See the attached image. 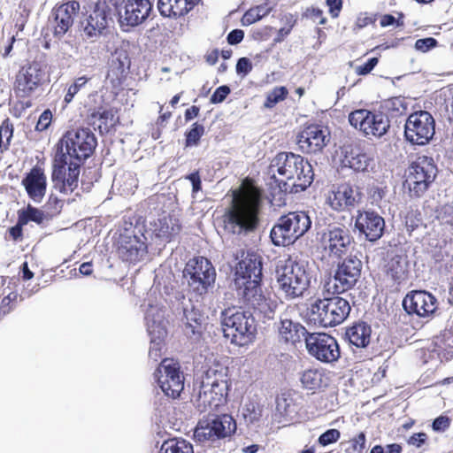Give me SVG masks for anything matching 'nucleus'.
Returning a JSON list of instances; mask_svg holds the SVG:
<instances>
[{
  "label": "nucleus",
  "instance_id": "nucleus-63",
  "mask_svg": "<svg viewBox=\"0 0 453 453\" xmlns=\"http://www.w3.org/2000/svg\"><path fill=\"white\" fill-rule=\"evenodd\" d=\"M243 37L244 32L242 29H234L227 35L226 40L229 44L235 45L240 43Z\"/></svg>",
  "mask_w": 453,
  "mask_h": 453
},
{
  "label": "nucleus",
  "instance_id": "nucleus-23",
  "mask_svg": "<svg viewBox=\"0 0 453 453\" xmlns=\"http://www.w3.org/2000/svg\"><path fill=\"white\" fill-rule=\"evenodd\" d=\"M330 133L325 127L311 125L298 135L297 144L303 153H317L329 142Z\"/></svg>",
  "mask_w": 453,
  "mask_h": 453
},
{
  "label": "nucleus",
  "instance_id": "nucleus-19",
  "mask_svg": "<svg viewBox=\"0 0 453 453\" xmlns=\"http://www.w3.org/2000/svg\"><path fill=\"white\" fill-rule=\"evenodd\" d=\"M437 299L425 290H415L407 294L403 300V307L410 315L429 318L437 309Z\"/></svg>",
  "mask_w": 453,
  "mask_h": 453
},
{
  "label": "nucleus",
  "instance_id": "nucleus-14",
  "mask_svg": "<svg viewBox=\"0 0 453 453\" xmlns=\"http://www.w3.org/2000/svg\"><path fill=\"white\" fill-rule=\"evenodd\" d=\"M434 119L426 111H415L406 119L404 136L411 144L426 145L434 137Z\"/></svg>",
  "mask_w": 453,
  "mask_h": 453
},
{
  "label": "nucleus",
  "instance_id": "nucleus-40",
  "mask_svg": "<svg viewBox=\"0 0 453 453\" xmlns=\"http://www.w3.org/2000/svg\"><path fill=\"white\" fill-rule=\"evenodd\" d=\"M180 230V226L176 223V220L170 217H164L159 219L155 223L154 233L163 240H170L173 236L177 234Z\"/></svg>",
  "mask_w": 453,
  "mask_h": 453
},
{
  "label": "nucleus",
  "instance_id": "nucleus-52",
  "mask_svg": "<svg viewBox=\"0 0 453 453\" xmlns=\"http://www.w3.org/2000/svg\"><path fill=\"white\" fill-rule=\"evenodd\" d=\"M366 436L364 432H360L356 437L349 441V447L346 449L347 453H362L365 448Z\"/></svg>",
  "mask_w": 453,
  "mask_h": 453
},
{
  "label": "nucleus",
  "instance_id": "nucleus-28",
  "mask_svg": "<svg viewBox=\"0 0 453 453\" xmlns=\"http://www.w3.org/2000/svg\"><path fill=\"white\" fill-rule=\"evenodd\" d=\"M372 158L360 148L346 146L343 149L342 164L356 172H365L370 165Z\"/></svg>",
  "mask_w": 453,
  "mask_h": 453
},
{
  "label": "nucleus",
  "instance_id": "nucleus-13",
  "mask_svg": "<svg viewBox=\"0 0 453 453\" xmlns=\"http://www.w3.org/2000/svg\"><path fill=\"white\" fill-rule=\"evenodd\" d=\"M362 269V262L356 256H349L338 264L333 278L325 285L327 292L342 294L352 288L358 280Z\"/></svg>",
  "mask_w": 453,
  "mask_h": 453
},
{
  "label": "nucleus",
  "instance_id": "nucleus-53",
  "mask_svg": "<svg viewBox=\"0 0 453 453\" xmlns=\"http://www.w3.org/2000/svg\"><path fill=\"white\" fill-rule=\"evenodd\" d=\"M341 437V433L338 429L331 428L324 432L319 435L318 442L321 446H327L329 444L336 442Z\"/></svg>",
  "mask_w": 453,
  "mask_h": 453
},
{
  "label": "nucleus",
  "instance_id": "nucleus-57",
  "mask_svg": "<svg viewBox=\"0 0 453 453\" xmlns=\"http://www.w3.org/2000/svg\"><path fill=\"white\" fill-rule=\"evenodd\" d=\"M52 120V113L50 110H45L39 117L37 124L35 126V130L39 132H42L46 130Z\"/></svg>",
  "mask_w": 453,
  "mask_h": 453
},
{
  "label": "nucleus",
  "instance_id": "nucleus-39",
  "mask_svg": "<svg viewBox=\"0 0 453 453\" xmlns=\"http://www.w3.org/2000/svg\"><path fill=\"white\" fill-rule=\"evenodd\" d=\"M183 313L187 334H200L203 321V315L200 310L194 305H190V307L186 306L183 309Z\"/></svg>",
  "mask_w": 453,
  "mask_h": 453
},
{
  "label": "nucleus",
  "instance_id": "nucleus-49",
  "mask_svg": "<svg viewBox=\"0 0 453 453\" xmlns=\"http://www.w3.org/2000/svg\"><path fill=\"white\" fill-rule=\"evenodd\" d=\"M204 134V127L197 122L194 123L189 131L186 133V147L197 146L201 137Z\"/></svg>",
  "mask_w": 453,
  "mask_h": 453
},
{
  "label": "nucleus",
  "instance_id": "nucleus-4",
  "mask_svg": "<svg viewBox=\"0 0 453 453\" xmlns=\"http://www.w3.org/2000/svg\"><path fill=\"white\" fill-rule=\"evenodd\" d=\"M276 278L286 299L301 297L315 278L314 262L289 257L277 266Z\"/></svg>",
  "mask_w": 453,
  "mask_h": 453
},
{
  "label": "nucleus",
  "instance_id": "nucleus-21",
  "mask_svg": "<svg viewBox=\"0 0 453 453\" xmlns=\"http://www.w3.org/2000/svg\"><path fill=\"white\" fill-rule=\"evenodd\" d=\"M44 72L41 65L34 62L23 66L16 75L14 90L18 96L27 97L41 85Z\"/></svg>",
  "mask_w": 453,
  "mask_h": 453
},
{
  "label": "nucleus",
  "instance_id": "nucleus-27",
  "mask_svg": "<svg viewBox=\"0 0 453 453\" xmlns=\"http://www.w3.org/2000/svg\"><path fill=\"white\" fill-rule=\"evenodd\" d=\"M144 320L148 334H155L157 331H166L165 324V307L157 300L149 298L144 304Z\"/></svg>",
  "mask_w": 453,
  "mask_h": 453
},
{
  "label": "nucleus",
  "instance_id": "nucleus-12",
  "mask_svg": "<svg viewBox=\"0 0 453 453\" xmlns=\"http://www.w3.org/2000/svg\"><path fill=\"white\" fill-rule=\"evenodd\" d=\"M235 430L236 422L232 416L209 415L198 422L194 437L200 442L215 441L230 436Z\"/></svg>",
  "mask_w": 453,
  "mask_h": 453
},
{
  "label": "nucleus",
  "instance_id": "nucleus-61",
  "mask_svg": "<svg viewBox=\"0 0 453 453\" xmlns=\"http://www.w3.org/2000/svg\"><path fill=\"white\" fill-rule=\"evenodd\" d=\"M326 3L332 18H337L342 8V0H326Z\"/></svg>",
  "mask_w": 453,
  "mask_h": 453
},
{
  "label": "nucleus",
  "instance_id": "nucleus-55",
  "mask_svg": "<svg viewBox=\"0 0 453 453\" xmlns=\"http://www.w3.org/2000/svg\"><path fill=\"white\" fill-rule=\"evenodd\" d=\"M125 181L123 191L127 193V195L134 194L135 189L138 187V180L135 178V175L132 173H127L124 174Z\"/></svg>",
  "mask_w": 453,
  "mask_h": 453
},
{
  "label": "nucleus",
  "instance_id": "nucleus-18",
  "mask_svg": "<svg viewBox=\"0 0 453 453\" xmlns=\"http://www.w3.org/2000/svg\"><path fill=\"white\" fill-rule=\"evenodd\" d=\"M79 10L80 4L77 1H69L52 10L49 22L55 38L61 39L68 34Z\"/></svg>",
  "mask_w": 453,
  "mask_h": 453
},
{
  "label": "nucleus",
  "instance_id": "nucleus-51",
  "mask_svg": "<svg viewBox=\"0 0 453 453\" xmlns=\"http://www.w3.org/2000/svg\"><path fill=\"white\" fill-rule=\"evenodd\" d=\"M292 400L288 399L284 395L276 398V411L283 417H288L293 412Z\"/></svg>",
  "mask_w": 453,
  "mask_h": 453
},
{
  "label": "nucleus",
  "instance_id": "nucleus-56",
  "mask_svg": "<svg viewBox=\"0 0 453 453\" xmlns=\"http://www.w3.org/2000/svg\"><path fill=\"white\" fill-rule=\"evenodd\" d=\"M437 45V41L433 37L418 39L415 42V49L421 52H426Z\"/></svg>",
  "mask_w": 453,
  "mask_h": 453
},
{
  "label": "nucleus",
  "instance_id": "nucleus-7",
  "mask_svg": "<svg viewBox=\"0 0 453 453\" xmlns=\"http://www.w3.org/2000/svg\"><path fill=\"white\" fill-rule=\"evenodd\" d=\"M119 0H89L87 15L81 20L82 36L96 42L106 34L112 8H117Z\"/></svg>",
  "mask_w": 453,
  "mask_h": 453
},
{
  "label": "nucleus",
  "instance_id": "nucleus-1",
  "mask_svg": "<svg viewBox=\"0 0 453 453\" xmlns=\"http://www.w3.org/2000/svg\"><path fill=\"white\" fill-rule=\"evenodd\" d=\"M97 145L95 134L88 127L67 131L60 139L51 174L54 188L72 193L78 187L80 168Z\"/></svg>",
  "mask_w": 453,
  "mask_h": 453
},
{
  "label": "nucleus",
  "instance_id": "nucleus-58",
  "mask_svg": "<svg viewBox=\"0 0 453 453\" xmlns=\"http://www.w3.org/2000/svg\"><path fill=\"white\" fill-rule=\"evenodd\" d=\"M252 70L251 61L248 58H241L236 64V73L238 74L247 75Z\"/></svg>",
  "mask_w": 453,
  "mask_h": 453
},
{
  "label": "nucleus",
  "instance_id": "nucleus-9",
  "mask_svg": "<svg viewBox=\"0 0 453 453\" xmlns=\"http://www.w3.org/2000/svg\"><path fill=\"white\" fill-rule=\"evenodd\" d=\"M183 277L188 282L189 290L202 296L213 286L216 271L210 260L203 257H196L186 264Z\"/></svg>",
  "mask_w": 453,
  "mask_h": 453
},
{
  "label": "nucleus",
  "instance_id": "nucleus-64",
  "mask_svg": "<svg viewBox=\"0 0 453 453\" xmlns=\"http://www.w3.org/2000/svg\"><path fill=\"white\" fill-rule=\"evenodd\" d=\"M427 435L425 433H417L412 434L408 439V443L410 445L415 446L416 448H420L426 441Z\"/></svg>",
  "mask_w": 453,
  "mask_h": 453
},
{
  "label": "nucleus",
  "instance_id": "nucleus-22",
  "mask_svg": "<svg viewBox=\"0 0 453 453\" xmlns=\"http://www.w3.org/2000/svg\"><path fill=\"white\" fill-rule=\"evenodd\" d=\"M362 197L363 195L358 187L345 183L329 192L326 203L334 211H349L361 203Z\"/></svg>",
  "mask_w": 453,
  "mask_h": 453
},
{
  "label": "nucleus",
  "instance_id": "nucleus-26",
  "mask_svg": "<svg viewBox=\"0 0 453 453\" xmlns=\"http://www.w3.org/2000/svg\"><path fill=\"white\" fill-rule=\"evenodd\" d=\"M21 184L31 200L37 203L42 201L46 193L47 178L41 167H33L23 178Z\"/></svg>",
  "mask_w": 453,
  "mask_h": 453
},
{
  "label": "nucleus",
  "instance_id": "nucleus-31",
  "mask_svg": "<svg viewBox=\"0 0 453 453\" xmlns=\"http://www.w3.org/2000/svg\"><path fill=\"white\" fill-rule=\"evenodd\" d=\"M130 64L127 51L124 49H116L110 59L108 78L120 81L129 70Z\"/></svg>",
  "mask_w": 453,
  "mask_h": 453
},
{
  "label": "nucleus",
  "instance_id": "nucleus-6",
  "mask_svg": "<svg viewBox=\"0 0 453 453\" xmlns=\"http://www.w3.org/2000/svg\"><path fill=\"white\" fill-rule=\"evenodd\" d=\"M258 207L257 199L234 198L232 205L222 216L224 229L229 234L239 235L254 231L258 224Z\"/></svg>",
  "mask_w": 453,
  "mask_h": 453
},
{
  "label": "nucleus",
  "instance_id": "nucleus-46",
  "mask_svg": "<svg viewBox=\"0 0 453 453\" xmlns=\"http://www.w3.org/2000/svg\"><path fill=\"white\" fill-rule=\"evenodd\" d=\"M242 416L246 422L254 423L262 416V406L255 401H248L242 407Z\"/></svg>",
  "mask_w": 453,
  "mask_h": 453
},
{
  "label": "nucleus",
  "instance_id": "nucleus-54",
  "mask_svg": "<svg viewBox=\"0 0 453 453\" xmlns=\"http://www.w3.org/2000/svg\"><path fill=\"white\" fill-rule=\"evenodd\" d=\"M230 88L226 85H222L217 88L214 93L211 95L210 102L215 104L222 103L226 99V97L230 94Z\"/></svg>",
  "mask_w": 453,
  "mask_h": 453
},
{
  "label": "nucleus",
  "instance_id": "nucleus-32",
  "mask_svg": "<svg viewBox=\"0 0 453 453\" xmlns=\"http://www.w3.org/2000/svg\"><path fill=\"white\" fill-rule=\"evenodd\" d=\"M280 338L286 342L295 344L300 342L303 338H306L310 334L306 328L300 323L293 322L288 319H280V326L278 327Z\"/></svg>",
  "mask_w": 453,
  "mask_h": 453
},
{
  "label": "nucleus",
  "instance_id": "nucleus-15",
  "mask_svg": "<svg viewBox=\"0 0 453 453\" xmlns=\"http://www.w3.org/2000/svg\"><path fill=\"white\" fill-rule=\"evenodd\" d=\"M163 393L175 399L184 389V377L180 365L173 360L164 359L154 373Z\"/></svg>",
  "mask_w": 453,
  "mask_h": 453
},
{
  "label": "nucleus",
  "instance_id": "nucleus-20",
  "mask_svg": "<svg viewBox=\"0 0 453 453\" xmlns=\"http://www.w3.org/2000/svg\"><path fill=\"white\" fill-rule=\"evenodd\" d=\"M152 4L149 0H127L123 11L119 10V21L123 30L142 24L150 16Z\"/></svg>",
  "mask_w": 453,
  "mask_h": 453
},
{
  "label": "nucleus",
  "instance_id": "nucleus-8",
  "mask_svg": "<svg viewBox=\"0 0 453 453\" xmlns=\"http://www.w3.org/2000/svg\"><path fill=\"white\" fill-rule=\"evenodd\" d=\"M350 310L349 303L341 296L318 298L311 304V317L322 327H333L342 324Z\"/></svg>",
  "mask_w": 453,
  "mask_h": 453
},
{
  "label": "nucleus",
  "instance_id": "nucleus-35",
  "mask_svg": "<svg viewBox=\"0 0 453 453\" xmlns=\"http://www.w3.org/2000/svg\"><path fill=\"white\" fill-rule=\"evenodd\" d=\"M270 238L275 246H288L296 241V234H293L285 218L281 216L270 232Z\"/></svg>",
  "mask_w": 453,
  "mask_h": 453
},
{
  "label": "nucleus",
  "instance_id": "nucleus-42",
  "mask_svg": "<svg viewBox=\"0 0 453 453\" xmlns=\"http://www.w3.org/2000/svg\"><path fill=\"white\" fill-rule=\"evenodd\" d=\"M18 219L20 224L27 225L29 222H35L41 225L47 219V216L42 211L28 204L27 208L18 211Z\"/></svg>",
  "mask_w": 453,
  "mask_h": 453
},
{
  "label": "nucleus",
  "instance_id": "nucleus-10",
  "mask_svg": "<svg viewBox=\"0 0 453 453\" xmlns=\"http://www.w3.org/2000/svg\"><path fill=\"white\" fill-rule=\"evenodd\" d=\"M349 122L365 137L381 138L390 128L388 117L382 111L359 109L349 114Z\"/></svg>",
  "mask_w": 453,
  "mask_h": 453
},
{
  "label": "nucleus",
  "instance_id": "nucleus-24",
  "mask_svg": "<svg viewBox=\"0 0 453 453\" xmlns=\"http://www.w3.org/2000/svg\"><path fill=\"white\" fill-rule=\"evenodd\" d=\"M145 236L122 234L118 242V255L123 261L137 263L147 254Z\"/></svg>",
  "mask_w": 453,
  "mask_h": 453
},
{
  "label": "nucleus",
  "instance_id": "nucleus-47",
  "mask_svg": "<svg viewBox=\"0 0 453 453\" xmlns=\"http://www.w3.org/2000/svg\"><path fill=\"white\" fill-rule=\"evenodd\" d=\"M13 135V125L9 119H5L0 126V149L8 150Z\"/></svg>",
  "mask_w": 453,
  "mask_h": 453
},
{
  "label": "nucleus",
  "instance_id": "nucleus-41",
  "mask_svg": "<svg viewBox=\"0 0 453 453\" xmlns=\"http://www.w3.org/2000/svg\"><path fill=\"white\" fill-rule=\"evenodd\" d=\"M159 453H194V450L186 440L172 438L162 443Z\"/></svg>",
  "mask_w": 453,
  "mask_h": 453
},
{
  "label": "nucleus",
  "instance_id": "nucleus-17",
  "mask_svg": "<svg viewBox=\"0 0 453 453\" xmlns=\"http://www.w3.org/2000/svg\"><path fill=\"white\" fill-rule=\"evenodd\" d=\"M352 242L350 232L345 226H329L321 237L323 249L331 258H342L349 252Z\"/></svg>",
  "mask_w": 453,
  "mask_h": 453
},
{
  "label": "nucleus",
  "instance_id": "nucleus-30",
  "mask_svg": "<svg viewBox=\"0 0 453 453\" xmlns=\"http://www.w3.org/2000/svg\"><path fill=\"white\" fill-rule=\"evenodd\" d=\"M195 405L200 412L211 411L222 405L217 394L204 388V384L196 381L194 385Z\"/></svg>",
  "mask_w": 453,
  "mask_h": 453
},
{
  "label": "nucleus",
  "instance_id": "nucleus-43",
  "mask_svg": "<svg viewBox=\"0 0 453 453\" xmlns=\"http://www.w3.org/2000/svg\"><path fill=\"white\" fill-rule=\"evenodd\" d=\"M166 331H157L155 334H149L150 337V346L149 350V357L157 362L162 355L164 340L166 336Z\"/></svg>",
  "mask_w": 453,
  "mask_h": 453
},
{
  "label": "nucleus",
  "instance_id": "nucleus-60",
  "mask_svg": "<svg viewBox=\"0 0 453 453\" xmlns=\"http://www.w3.org/2000/svg\"><path fill=\"white\" fill-rule=\"evenodd\" d=\"M449 426V419L447 417L440 416L432 424V428L436 432H443Z\"/></svg>",
  "mask_w": 453,
  "mask_h": 453
},
{
  "label": "nucleus",
  "instance_id": "nucleus-29",
  "mask_svg": "<svg viewBox=\"0 0 453 453\" xmlns=\"http://www.w3.org/2000/svg\"><path fill=\"white\" fill-rule=\"evenodd\" d=\"M199 0H157V9L164 17L177 19L191 11Z\"/></svg>",
  "mask_w": 453,
  "mask_h": 453
},
{
  "label": "nucleus",
  "instance_id": "nucleus-11",
  "mask_svg": "<svg viewBox=\"0 0 453 453\" xmlns=\"http://www.w3.org/2000/svg\"><path fill=\"white\" fill-rule=\"evenodd\" d=\"M437 172V166L432 157H418L408 168L406 183L410 192L417 197L421 196L434 182Z\"/></svg>",
  "mask_w": 453,
  "mask_h": 453
},
{
  "label": "nucleus",
  "instance_id": "nucleus-34",
  "mask_svg": "<svg viewBox=\"0 0 453 453\" xmlns=\"http://www.w3.org/2000/svg\"><path fill=\"white\" fill-rule=\"evenodd\" d=\"M408 261L406 257L395 255L390 258L386 265L387 277L389 278L394 284H401L407 280L408 277Z\"/></svg>",
  "mask_w": 453,
  "mask_h": 453
},
{
  "label": "nucleus",
  "instance_id": "nucleus-45",
  "mask_svg": "<svg viewBox=\"0 0 453 453\" xmlns=\"http://www.w3.org/2000/svg\"><path fill=\"white\" fill-rule=\"evenodd\" d=\"M384 108L394 118L405 113L407 103L403 97L395 96L385 101Z\"/></svg>",
  "mask_w": 453,
  "mask_h": 453
},
{
  "label": "nucleus",
  "instance_id": "nucleus-44",
  "mask_svg": "<svg viewBox=\"0 0 453 453\" xmlns=\"http://www.w3.org/2000/svg\"><path fill=\"white\" fill-rule=\"evenodd\" d=\"M271 10L272 8L267 4L250 8L244 13L242 17V23L244 25H251L268 15Z\"/></svg>",
  "mask_w": 453,
  "mask_h": 453
},
{
  "label": "nucleus",
  "instance_id": "nucleus-48",
  "mask_svg": "<svg viewBox=\"0 0 453 453\" xmlns=\"http://www.w3.org/2000/svg\"><path fill=\"white\" fill-rule=\"evenodd\" d=\"M288 93V89L285 87L274 88L267 94L264 106L268 109L274 107L287 97Z\"/></svg>",
  "mask_w": 453,
  "mask_h": 453
},
{
  "label": "nucleus",
  "instance_id": "nucleus-59",
  "mask_svg": "<svg viewBox=\"0 0 453 453\" xmlns=\"http://www.w3.org/2000/svg\"><path fill=\"white\" fill-rule=\"evenodd\" d=\"M378 64L377 58H369L365 64L357 66L356 73L358 75H365L368 74Z\"/></svg>",
  "mask_w": 453,
  "mask_h": 453
},
{
  "label": "nucleus",
  "instance_id": "nucleus-2",
  "mask_svg": "<svg viewBox=\"0 0 453 453\" xmlns=\"http://www.w3.org/2000/svg\"><path fill=\"white\" fill-rule=\"evenodd\" d=\"M262 257L257 252L248 250L243 253L236 266L234 284L244 303L259 316L273 319L276 304L262 292Z\"/></svg>",
  "mask_w": 453,
  "mask_h": 453
},
{
  "label": "nucleus",
  "instance_id": "nucleus-5",
  "mask_svg": "<svg viewBox=\"0 0 453 453\" xmlns=\"http://www.w3.org/2000/svg\"><path fill=\"white\" fill-rule=\"evenodd\" d=\"M245 305L249 311L227 310L222 312V330L224 336L238 346H245L253 342L257 333L256 321L265 323L271 319L257 314L253 308Z\"/></svg>",
  "mask_w": 453,
  "mask_h": 453
},
{
  "label": "nucleus",
  "instance_id": "nucleus-16",
  "mask_svg": "<svg viewBox=\"0 0 453 453\" xmlns=\"http://www.w3.org/2000/svg\"><path fill=\"white\" fill-rule=\"evenodd\" d=\"M306 349L309 354L323 363H333L340 357V349L337 341L325 333H312L305 338Z\"/></svg>",
  "mask_w": 453,
  "mask_h": 453
},
{
  "label": "nucleus",
  "instance_id": "nucleus-50",
  "mask_svg": "<svg viewBox=\"0 0 453 453\" xmlns=\"http://www.w3.org/2000/svg\"><path fill=\"white\" fill-rule=\"evenodd\" d=\"M89 81V78L86 76L78 77L73 84H71L66 91V94L64 98V102L65 104H69L73 101L74 96L85 87L87 82Z\"/></svg>",
  "mask_w": 453,
  "mask_h": 453
},
{
  "label": "nucleus",
  "instance_id": "nucleus-25",
  "mask_svg": "<svg viewBox=\"0 0 453 453\" xmlns=\"http://www.w3.org/2000/svg\"><path fill=\"white\" fill-rule=\"evenodd\" d=\"M355 226L366 240L375 242L379 240L385 229V220L377 212L372 211H357Z\"/></svg>",
  "mask_w": 453,
  "mask_h": 453
},
{
  "label": "nucleus",
  "instance_id": "nucleus-3",
  "mask_svg": "<svg viewBox=\"0 0 453 453\" xmlns=\"http://www.w3.org/2000/svg\"><path fill=\"white\" fill-rule=\"evenodd\" d=\"M270 172L280 191L290 194L305 190L314 177L308 160L292 152L277 154L271 163Z\"/></svg>",
  "mask_w": 453,
  "mask_h": 453
},
{
  "label": "nucleus",
  "instance_id": "nucleus-36",
  "mask_svg": "<svg viewBox=\"0 0 453 453\" xmlns=\"http://www.w3.org/2000/svg\"><path fill=\"white\" fill-rule=\"evenodd\" d=\"M345 334L351 345L365 348L370 342L371 326L365 322H358L347 328Z\"/></svg>",
  "mask_w": 453,
  "mask_h": 453
},
{
  "label": "nucleus",
  "instance_id": "nucleus-38",
  "mask_svg": "<svg viewBox=\"0 0 453 453\" xmlns=\"http://www.w3.org/2000/svg\"><path fill=\"white\" fill-rule=\"evenodd\" d=\"M216 375L217 370L209 369L201 380L204 384V388L211 390L213 394H217L219 403L223 404L225 397L227 395V382L223 379L213 378L216 377Z\"/></svg>",
  "mask_w": 453,
  "mask_h": 453
},
{
  "label": "nucleus",
  "instance_id": "nucleus-33",
  "mask_svg": "<svg viewBox=\"0 0 453 453\" xmlns=\"http://www.w3.org/2000/svg\"><path fill=\"white\" fill-rule=\"evenodd\" d=\"M299 380L302 388L315 393L328 385V378L325 372L319 369H307L300 373Z\"/></svg>",
  "mask_w": 453,
  "mask_h": 453
},
{
  "label": "nucleus",
  "instance_id": "nucleus-37",
  "mask_svg": "<svg viewBox=\"0 0 453 453\" xmlns=\"http://www.w3.org/2000/svg\"><path fill=\"white\" fill-rule=\"evenodd\" d=\"M293 234H296V240L302 237L311 226V220L304 211H293L283 215Z\"/></svg>",
  "mask_w": 453,
  "mask_h": 453
},
{
  "label": "nucleus",
  "instance_id": "nucleus-62",
  "mask_svg": "<svg viewBox=\"0 0 453 453\" xmlns=\"http://www.w3.org/2000/svg\"><path fill=\"white\" fill-rule=\"evenodd\" d=\"M438 219L442 223L452 224L453 223V209L452 207L446 206L441 209L437 216Z\"/></svg>",
  "mask_w": 453,
  "mask_h": 453
}]
</instances>
